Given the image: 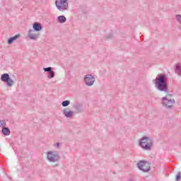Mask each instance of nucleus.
Returning a JSON list of instances; mask_svg holds the SVG:
<instances>
[{"mask_svg": "<svg viewBox=\"0 0 181 181\" xmlns=\"http://www.w3.org/2000/svg\"><path fill=\"white\" fill-rule=\"evenodd\" d=\"M156 88L158 91L168 93V76L164 74H159L153 80Z\"/></svg>", "mask_w": 181, "mask_h": 181, "instance_id": "nucleus-1", "label": "nucleus"}, {"mask_svg": "<svg viewBox=\"0 0 181 181\" xmlns=\"http://www.w3.org/2000/svg\"><path fill=\"white\" fill-rule=\"evenodd\" d=\"M139 146L144 151H151L153 146V141L148 136H144L140 139Z\"/></svg>", "mask_w": 181, "mask_h": 181, "instance_id": "nucleus-2", "label": "nucleus"}, {"mask_svg": "<svg viewBox=\"0 0 181 181\" xmlns=\"http://www.w3.org/2000/svg\"><path fill=\"white\" fill-rule=\"evenodd\" d=\"M161 104L167 110H172L173 104H175V99L170 98V95H167L161 98Z\"/></svg>", "mask_w": 181, "mask_h": 181, "instance_id": "nucleus-3", "label": "nucleus"}, {"mask_svg": "<svg viewBox=\"0 0 181 181\" xmlns=\"http://www.w3.org/2000/svg\"><path fill=\"white\" fill-rule=\"evenodd\" d=\"M55 5L57 9L60 11V12H64V11L69 9V3L67 2V0H56Z\"/></svg>", "mask_w": 181, "mask_h": 181, "instance_id": "nucleus-4", "label": "nucleus"}, {"mask_svg": "<svg viewBox=\"0 0 181 181\" xmlns=\"http://www.w3.org/2000/svg\"><path fill=\"white\" fill-rule=\"evenodd\" d=\"M137 165L139 170H142V172L146 173L151 170V163L147 161L140 160L137 163Z\"/></svg>", "mask_w": 181, "mask_h": 181, "instance_id": "nucleus-5", "label": "nucleus"}, {"mask_svg": "<svg viewBox=\"0 0 181 181\" xmlns=\"http://www.w3.org/2000/svg\"><path fill=\"white\" fill-rule=\"evenodd\" d=\"M83 81L86 86L91 87V86H93L94 83H95V78L91 74H86L84 76Z\"/></svg>", "mask_w": 181, "mask_h": 181, "instance_id": "nucleus-6", "label": "nucleus"}, {"mask_svg": "<svg viewBox=\"0 0 181 181\" xmlns=\"http://www.w3.org/2000/svg\"><path fill=\"white\" fill-rule=\"evenodd\" d=\"M1 81H4V83H7L8 87H12L13 86V81L9 77L8 74H4L1 76Z\"/></svg>", "mask_w": 181, "mask_h": 181, "instance_id": "nucleus-7", "label": "nucleus"}, {"mask_svg": "<svg viewBox=\"0 0 181 181\" xmlns=\"http://www.w3.org/2000/svg\"><path fill=\"white\" fill-rule=\"evenodd\" d=\"M59 152L57 151H49L47 153V159H59Z\"/></svg>", "mask_w": 181, "mask_h": 181, "instance_id": "nucleus-8", "label": "nucleus"}, {"mask_svg": "<svg viewBox=\"0 0 181 181\" xmlns=\"http://www.w3.org/2000/svg\"><path fill=\"white\" fill-rule=\"evenodd\" d=\"M33 32H35V30H30L28 36L31 40H36L39 37V34L33 33Z\"/></svg>", "mask_w": 181, "mask_h": 181, "instance_id": "nucleus-9", "label": "nucleus"}, {"mask_svg": "<svg viewBox=\"0 0 181 181\" xmlns=\"http://www.w3.org/2000/svg\"><path fill=\"white\" fill-rule=\"evenodd\" d=\"M19 37H21V34H17L15 36L8 38L7 42L8 45H12V43H13V42H15V40H18V39H19Z\"/></svg>", "mask_w": 181, "mask_h": 181, "instance_id": "nucleus-10", "label": "nucleus"}, {"mask_svg": "<svg viewBox=\"0 0 181 181\" xmlns=\"http://www.w3.org/2000/svg\"><path fill=\"white\" fill-rule=\"evenodd\" d=\"M33 28V30H34V32H40V30L42 29V24L40 23H34Z\"/></svg>", "mask_w": 181, "mask_h": 181, "instance_id": "nucleus-11", "label": "nucleus"}, {"mask_svg": "<svg viewBox=\"0 0 181 181\" xmlns=\"http://www.w3.org/2000/svg\"><path fill=\"white\" fill-rule=\"evenodd\" d=\"M62 112L66 118H71L74 114L72 111H67L66 109L63 110Z\"/></svg>", "mask_w": 181, "mask_h": 181, "instance_id": "nucleus-12", "label": "nucleus"}, {"mask_svg": "<svg viewBox=\"0 0 181 181\" xmlns=\"http://www.w3.org/2000/svg\"><path fill=\"white\" fill-rule=\"evenodd\" d=\"M67 21V18L64 16H59L57 17V22L59 23H64Z\"/></svg>", "mask_w": 181, "mask_h": 181, "instance_id": "nucleus-13", "label": "nucleus"}, {"mask_svg": "<svg viewBox=\"0 0 181 181\" xmlns=\"http://www.w3.org/2000/svg\"><path fill=\"white\" fill-rule=\"evenodd\" d=\"M175 71L177 76L181 77V66L178 64L176 65Z\"/></svg>", "mask_w": 181, "mask_h": 181, "instance_id": "nucleus-14", "label": "nucleus"}, {"mask_svg": "<svg viewBox=\"0 0 181 181\" xmlns=\"http://www.w3.org/2000/svg\"><path fill=\"white\" fill-rule=\"evenodd\" d=\"M2 133L4 134V135H9V134H11V130H9V128L8 127H4L2 129Z\"/></svg>", "mask_w": 181, "mask_h": 181, "instance_id": "nucleus-15", "label": "nucleus"}, {"mask_svg": "<svg viewBox=\"0 0 181 181\" xmlns=\"http://www.w3.org/2000/svg\"><path fill=\"white\" fill-rule=\"evenodd\" d=\"M74 108L76 110L77 112H83V110H81V105H75L74 106Z\"/></svg>", "mask_w": 181, "mask_h": 181, "instance_id": "nucleus-16", "label": "nucleus"}, {"mask_svg": "<svg viewBox=\"0 0 181 181\" xmlns=\"http://www.w3.org/2000/svg\"><path fill=\"white\" fill-rule=\"evenodd\" d=\"M62 107H69L70 105V100H64L62 103Z\"/></svg>", "mask_w": 181, "mask_h": 181, "instance_id": "nucleus-17", "label": "nucleus"}, {"mask_svg": "<svg viewBox=\"0 0 181 181\" xmlns=\"http://www.w3.org/2000/svg\"><path fill=\"white\" fill-rule=\"evenodd\" d=\"M54 74H54V71H50L47 76L48 78H53V77H54Z\"/></svg>", "mask_w": 181, "mask_h": 181, "instance_id": "nucleus-18", "label": "nucleus"}, {"mask_svg": "<svg viewBox=\"0 0 181 181\" xmlns=\"http://www.w3.org/2000/svg\"><path fill=\"white\" fill-rule=\"evenodd\" d=\"M0 127L1 128H5L6 127V122L5 120H0Z\"/></svg>", "mask_w": 181, "mask_h": 181, "instance_id": "nucleus-19", "label": "nucleus"}, {"mask_svg": "<svg viewBox=\"0 0 181 181\" xmlns=\"http://www.w3.org/2000/svg\"><path fill=\"white\" fill-rule=\"evenodd\" d=\"M175 19H176L177 22H178V23L181 24V15L180 14H177L175 16Z\"/></svg>", "mask_w": 181, "mask_h": 181, "instance_id": "nucleus-20", "label": "nucleus"}, {"mask_svg": "<svg viewBox=\"0 0 181 181\" xmlns=\"http://www.w3.org/2000/svg\"><path fill=\"white\" fill-rule=\"evenodd\" d=\"M43 70L45 72L49 73L50 71H52V67L49 66V67H47V68H43Z\"/></svg>", "mask_w": 181, "mask_h": 181, "instance_id": "nucleus-21", "label": "nucleus"}, {"mask_svg": "<svg viewBox=\"0 0 181 181\" xmlns=\"http://www.w3.org/2000/svg\"><path fill=\"white\" fill-rule=\"evenodd\" d=\"M180 177H181V173H178L177 175V176H176L175 180H176V181L180 180Z\"/></svg>", "mask_w": 181, "mask_h": 181, "instance_id": "nucleus-22", "label": "nucleus"}, {"mask_svg": "<svg viewBox=\"0 0 181 181\" xmlns=\"http://www.w3.org/2000/svg\"><path fill=\"white\" fill-rule=\"evenodd\" d=\"M49 162H50L51 163H53L54 162H59V159H49L48 160Z\"/></svg>", "mask_w": 181, "mask_h": 181, "instance_id": "nucleus-23", "label": "nucleus"}, {"mask_svg": "<svg viewBox=\"0 0 181 181\" xmlns=\"http://www.w3.org/2000/svg\"><path fill=\"white\" fill-rule=\"evenodd\" d=\"M54 148H57V149H59V148H60V143H56L54 144Z\"/></svg>", "mask_w": 181, "mask_h": 181, "instance_id": "nucleus-24", "label": "nucleus"}, {"mask_svg": "<svg viewBox=\"0 0 181 181\" xmlns=\"http://www.w3.org/2000/svg\"><path fill=\"white\" fill-rule=\"evenodd\" d=\"M128 181H134L132 178H129Z\"/></svg>", "mask_w": 181, "mask_h": 181, "instance_id": "nucleus-25", "label": "nucleus"}, {"mask_svg": "<svg viewBox=\"0 0 181 181\" xmlns=\"http://www.w3.org/2000/svg\"><path fill=\"white\" fill-rule=\"evenodd\" d=\"M111 37H112V36H110V37H108V39H111Z\"/></svg>", "mask_w": 181, "mask_h": 181, "instance_id": "nucleus-26", "label": "nucleus"}, {"mask_svg": "<svg viewBox=\"0 0 181 181\" xmlns=\"http://www.w3.org/2000/svg\"><path fill=\"white\" fill-rule=\"evenodd\" d=\"M151 158H155V156H151Z\"/></svg>", "mask_w": 181, "mask_h": 181, "instance_id": "nucleus-27", "label": "nucleus"}]
</instances>
